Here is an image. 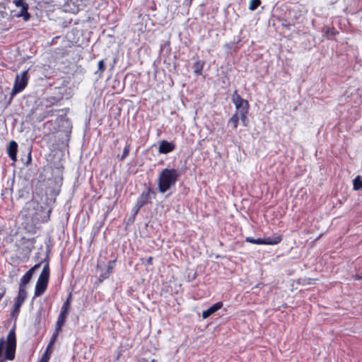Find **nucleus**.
Wrapping results in <instances>:
<instances>
[{
    "instance_id": "f8f14e48",
    "label": "nucleus",
    "mask_w": 362,
    "mask_h": 362,
    "mask_svg": "<svg viewBox=\"0 0 362 362\" xmlns=\"http://www.w3.org/2000/svg\"><path fill=\"white\" fill-rule=\"evenodd\" d=\"M223 305V303L222 301H219L211 305L210 308H209L207 310H204L202 312V316L204 319H206L209 317L210 315L218 311L219 309H221Z\"/></svg>"
},
{
    "instance_id": "0eeeda50",
    "label": "nucleus",
    "mask_w": 362,
    "mask_h": 362,
    "mask_svg": "<svg viewBox=\"0 0 362 362\" xmlns=\"http://www.w3.org/2000/svg\"><path fill=\"white\" fill-rule=\"evenodd\" d=\"M156 192L153 188L150 186L146 187V189L143 191L140 196L138 197L135 207L136 208V212L142 208L144 206L151 203L152 198H155Z\"/></svg>"
},
{
    "instance_id": "5701e85b",
    "label": "nucleus",
    "mask_w": 362,
    "mask_h": 362,
    "mask_svg": "<svg viewBox=\"0 0 362 362\" xmlns=\"http://www.w3.org/2000/svg\"><path fill=\"white\" fill-rule=\"evenodd\" d=\"M245 241L252 244L257 245H265L264 238H257L255 239L252 237H247Z\"/></svg>"
},
{
    "instance_id": "393cba45",
    "label": "nucleus",
    "mask_w": 362,
    "mask_h": 362,
    "mask_svg": "<svg viewBox=\"0 0 362 362\" xmlns=\"http://www.w3.org/2000/svg\"><path fill=\"white\" fill-rule=\"evenodd\" d=\"M261 4V0H250L249 4V10L255 11L256 10Z\"/></svg>"
},
{
    "instance_id": "4468645a",
    "label": "nucleus",
    "mask_w": 362,
    "mask_h": 362,
    "mask_svg": "<svg viewBox=\"0 0 362 362\" xmlns=\"http://www.w3.org/2000/svg\"><path fill=\"white\" fill-rule=\"evenodd\" d=\"M33 276L31 271H27L21 279L18 289L26 291V285L30 281Z\"/></svg>"
},
{
    "instance_id": "f704fd0d",
    "label": "nucleus",
    "mask_w": 362,
    "mask_h": 362,
    "mask_svg": "<svg viewBox=\"0 0 362 362\" xmlns=\"http://www.w3.org/2000/svg\"><path fill=\"white\" fill-rule=\"evenodd\" d=\"M153 258L152 256H150L148 259H147V262H146V264L147 265H153Z\"/></svg>"
},
{
    "instance_id": "4be33fe9",
    "label": "nucleus",
    "mask_w": 362,
    "mask_h": 362,
    "mask_svg": "<svg viewBox=\"0 0 362 362\" xmlns=\"http://www.w3.org/2000/svg\"><path fill=\"white\" fill-rule=\"evenodd\" d=\"M353 187L354 190L362 189V178L360 175L356 176L353 180Z\"/></svg>"
},
{
    "instance_id": "ea45409f",
    "label": "nucleus",
    "mask_w": 362,
    "mask_h": 362,
    "mask_svg": "<svg viewBox=\"0 0 362 362\" xmlns=\"http://www.w3.org/2000/svg\"><path fill=\"white\" fill-rule=\"evenodd\" d=\"M121 355H122L121 352H119V353L117 354V360H118V359L120 358Z\"/></svg>"
},
{
    "instance_id": "7c9ffc66",
    "label": "nucleus",
    "mask_w": 362,
    "mask_h": 362,
    "mask_svg": "<svg viewBox=\"0 0 362 362\" xmlns=\"http://www.w3.org/2000/svg\"><path fill=\"white\" fill-rule=\"evenodd\" d=\"M71 299H72V294H71V293H69V294L68 295L67 298L64 302L63 305L69 306V307H71Z\"/></svg>"
},
{
    "instance_id": "6e6552de",
    "label": "nucleus",
    "mask_w": 362,
    "mask_h": 362,
    "mask_svg": "<svg viewBox=\"0 0 362 362\" xmlns=\"http://www.w3.org/2000/svg\"><path fill=\"white\" fill-rule=\"evenodd\" d=\"M36 243L35 238H26L23 237L21 238L19 241V250L22 251L25 255H30L32 250L35 247V244Z\"/></svg>"
},
{
    "instance_id": "20e7f679",
    "label": "nucleus",
    "mask_w": 362,
    "mask_h": 362,
    "mask_svg": "<svg viewBox=\"0 0 362 362\" xmlns=\"http://www.w3.org/2000/svg\"><path fill=\"white\" fill-rule=\"evenodd\" d=\"M232 101L234 103L237 110H239L238 115L243 124L247 126V114L249 112L250 105L247 100L243 99L235 90L232 95Z\"/></svg>"
},
{
    "instance_id": "a211bd4d",
    "label": "nucleus",
    "mask_w": 362,
    "mask_h": 362,
    "mask_svg": "<svg viewBox=\"0 0 362 362\" xmlns=\"http://www.w3.org/2000/svg\"><path fill=\"white\" fill-rule=\"evenodd\" d=\"M239 120L240 118L238 115V112L236 111L228 119V125L230 124L232 126L233 129H236L238 126Z\"/></svg>"
},
{
    "instance_id": "f257e3e1",
    "label": "nucleus",
    "mask_w": 362,
    "mask_h": 362,
    "mask_svg": "<svg viewBox=\"0 0 362 362\" xmlns=\"http://www.w3.org/2000/svg\"><path fill=\"white\" fill-rule=\"evenodd\" d=\"M34 212L31 214L30 223H25L24 226L25 230L31 234L37 232V225L47 223L50 219L52 209L42 206L38 203L33 206Z\"/></svg>"
},
{
    "instance_id": "4c0bfd02",
    "label": "nucleus",
    "mask_w": 362,
    "mask_h": 362,
    "mask_svg": "<svg viewBox=\"0 0 362 362\" xmlns=\"http://www.w3.org/2000/svg\"><path fill=\"white\" fill-rule=\"evenodd\" d=\"M51 100H54V102H51V105H55L57 103V102L59 101V100H55L54 98H52Z\"/></svg>"
},
{
    "instance_id": "412c9836",
    "label": "nucleus",
    "mask_w": 362,
    "mask_h": 362,
    "mask_svg": "<svg viewBox=\"0 0 362 362\" xmlns=\"http://www.w3.org/2000/svg\"><path fill=\"white\" fill-rule=\"evenodd\" d=\"M28 5H25L21 8L19 16H23L25 21H28L30 18V14L28 11Z\"/></svg>"
},
{
    "instance_id": "e433bc0d",
    "label": "nucleus",
    "mask_w": 362,
    "mask_h": 362,
    "mask_svg": "<svg viewBox=\"0 0 362 362\" xmlns=\"http://www.w3.org/2000/svg\"><path fill=\"white\" fill-rule=\"evenodd\" d=\"M282 26H283L284 28H285L288 29V30H289V29H290V24H289V23H286H286H283V24H282Z\"/></svg>"
},
{
    "instance_id": "ddd939ff",
    "label": "nucleus",
    "mask_w": 362,
    "mask_h": 362,
    "mask_svg": "<svg viewBox=\"0 0 362 362\" xmlns=\"http://www.w3.org/2000/svg\"><path fill=\"white\" fill-rule=\"evenodd\" d=\"M322 32L323 35L327 40H333L334 37L339 34V32L334 27L325 26L323 27Z\"/></svg>"
},
{
    "instance_id": "dca6fc26",
    "label": "nucleus",
    "mask_w": 362,
    "mask_h": 362,
    "mask_svg": "<svg viewBox=\"0 0 362 362\" xmlns=\"http://www.w3.org/2000/svg\"><path fill=\"white\" fill-rule=\"evenodd\" d=\"M28 297L27 291L18 289V295L14 299V303L22 306Z\"/></svg>"
},
{
    "instance_id": "7ed1b4c3",
    "label": "nucleus",
    "mask_w": 362,
    "mask_h": 362,
    "mask_svg": "<svg viewBox=\"0 0 362 362\" xmlns=\"http://www.w3.org/2000/svg\"><path fill=\"white\" fill-rule=\"evenodd\" d=\"M180 173L175 168H164L158 177V189L160 193H165L174 186L178 180Z\"/></svg>"
},
{
    "instance_id": "72a5a7b5",
    "label": "nucleus",
    "mask_w": 362,
    "mask_h": 362,
    "mask_svg": "<svg viewBox=\"0 0 362 362\" xmlns=\"http://www.w3.org/2000/svg\"><path fill=\"white\" fill-rule=\"evenodd\" d=\"M54 112H55V111H54V110H50L47 111V112H46V115L44 116V117H52V116H54Z\"/></svg>"
},
{
    "instance_id": "39448f33",
    "label": "nucleus",
    "mask_w": 362,
    "mask_h": 362,
    "mask_svg": "<svg viewBox=\"0 0 362 362\" xmlns=\"http://www.w3.org/2000/svg\"><path fill=\"white\" fill-rule=\"evenodd\" d=\"M50 275V269L48 266V262L43 267L35 287V297L42 296L47 290Z\"/></svg>"
},
{
    "instance_id": "bb28decb",
    "label": "nucleus",
    "mask_w": 362,
    "mask_h": 362,
    "mask_svg": "<svg viewBox=\"0 0 362 362\" xmlns=\"http://www.w3.org/2000/svg\"><path fill=\"white\" fill-rule=\"evenodd\" d=\"M98 70L95 72V74H99V75L101 76L105 70V65L104 60L102 59V60L99 61L98 64Z\"/></svg>"
},
{
    "instance_id": "f3484780",
    "label": "nucleus",
    "mask_w": 362,
    "mask_h": 362,
    "mask_svg": "<svg viewBox=\"0 0 362 362\" xmlns=\"http://www.w3.org/2000/svg\"><path fill=\"white\" fill-rule=\"evenodd\" d=\"M282 239L283 236L281 235L268 237L267 238H264L265 245H277L282 240Z\"/></svg>"
},
{
    "instance_id": "9b49d317",
    "label": "nucleus",
    "mask_w": 362,
    "mask_h": 362,
    "mask_svg": "<svg viewBox=\"0 0 362 362\" xmlns=\"http://www.w3.org/2000/svg\"><path fill=\"white\" fill-rule=\"evenodd\" d=\"M18 144L15 141H11L7 147V153L13 161L17 160Z\"/></svg>"
},
{
    "instance_id": "b1692460",
    "label": "nucleus",
    "mask_w": 362,
    "mask_h": 362,
    "mask_svg": "<svg viewBox=\"0 0 362 362\" xmlns=\"http://www.w3.org/2000/svg\"><path fill=\"white\" fill-rule=\"evenodd\" d=\"M130 148H131V144L130 143H127L124 149H123V152H122V154L119 158V160H124L129 154V151H130Z\"/></svg>"
},
{
    "instance_id": "aec40b11",
    "label": "nucleus",
    "mask_w": 362,
    "mask_h": 362,
    "mask_svg": "<svg viewBox=\"0 0 362 362\" xmlns=\"http://www.w3.org/2000/svg\"><path fill=\"white\" fill-rule=\"evenodd\" d=\"M21 305L13 303L12 309L11 310V314H10L11 317L13 319L16 320L18 318L19 313L21 312Z\"/></svg>"
},
{
    "instance_id": "c9c22d12",
    "label": "nucleus",
    "mask_w": 362,
    "mask_h": 362,
    "mask_svg": "<svg viewBox=\"0 0 362 362\" xmlns=\"http://www.w3.org/2000/svg\"><path fill=\"white\" fill-rule=\"evenodd\" d=\"M46 358V356H41V358L37 362H49V360Z\"/></svg>"
},
{
    "instance_id": "a878e982",
    "label": "nucleus",
    "mask_w": 362,
    "mask_h": 362,
    "mask_svg": "<svg viewBox=\"0 0 362 362\" xmlns=\"http://www.w3.org/2000/svg\"><path fill=\"white\" fill-rule=\"evenodd\" d=\"M61 331V329H57V325L55 326V331L54 334H52L49 342L48 344L49 346H53L54 344L56 341L57 337L58 336L59 332Z\"/></svg>"
},
{
    "instance_id": "cd10ccee",
    "label": "nucleus",
    "mask_w": 362,
    "mask_h": 362,
    "mask_svg": "<svg viewBox=\"0 0 362 362\" xmlns=\"http://www.w3.org/2000/svg\"><path fill=\"white\" fill-rule=\"evenodd\" d=\"M52 351H53V346L47 345L46 347V349H45V352L43 353V354L42 355V356H46L47 357L46 358L49 360L51 355L52 354Z\"/></svg>"
},
{
    "instance_id": "79ce46f5",
    "label": "nucleus",
    "mask_w": 362,
    "mask_h": 362,
    "mask_svg": "<svg viewBox=\"0 0 362 362\" xmlns=\"http://www.w3.org/2000/svg\"><path fill=\"white\" fill-rule=\"evenodd\" d=\"M150 362H157V361L155 359H152Z\"/></svg>"
},
{
    "instance_id": "423d86ee",
    "label": "nucleus",
    "mask_w": 362,
    "mask_h": 362,
    "mask_svg": "<svg viewBox=\"0 0 362 362\" xmlns=\"http://www.w3.org/2000/svg\"><path fill=\"white\" fill-rule=\"evenodd\" d=\"M28 81L29 75L28 70L22 71L21 75L16 74L13 86L11 92V100L16 94L21 93L26 88Z\"/></svg>"
},
{
    "instance_id": "a19ab883",
    "label": "nucleus",
    "mask_w": 362,
    "mask_h": 362,
    "mask_svg": "<svg viewBox=\"0 0 362 362\" xmlns=\"http://www.w3.org/2000/svg\"><path fill=\"white\" fill-rule=\"evenodd\" d=\"M60 37L59 36H56L53 38V41H54L55 40L57 39H59Z\"/></svg>"
},
{
    "instance_id": "58836bf2",
    "label": "nucleus",
    "mask_w": 362,
    "mask_h": 362,
    "mask_svg": "<svg viewBox=\"0 0 362 362\" xmlns=\"http://www.w3.org/2000/svg\"><path fill=\"white\" fill-rule=\"evenodd\" d=\"M139 362H148V360L146 358H141Z\"/></svg>"
},
{
    "instance_id": "473e14b6",
    "label": "nucleus",
    "mask_w": 362,
    "mask_h": 362,
    "mask_svg": "<svg viewBox=\"0 0 362 362\" xmlns=\"http://www.w3.org/2000/svg\"><path fill=\"white\" fill-rule=\"evenodd\" d=\"M6 293V288H1L0 289V301L2 300V298H4V296H5Z\"/></svg>"
},
{
    "instance_id": "9d476101",
    "label": "nucleus",
    "mask_w": 362,
    "mask_h": 362,
    "mask_svg": "<svg viewBox=\"0 0 362 362\" xmlns=\"http://www.w3.org/2000/svg\"><path fill=\"white\" fill-rule=\"evenodd\" d=\"M175 148V145L173 143L163 140L159 144L158 151L160 153L167 154L174 151Z\"/></svg>"
},
{
    "instance_id": "1a4fd4ad",
    "label": "nucleus",
    "mask_w": 362,
    "mask_h": 362,
    "mask_svg": "<svg viewBox=\"0 0 362 362\" xmlns=\"http://www.w3.org/2000/svg\"><path fill=\"white\" fill-rule=\"evenodd\" d=\"M70 308L71 307L62 305L56 323V325H57V329H62V327L64 325L69 315Z\"/></svg>"
},
{
    "instance_id": "2eb2a0df",
    "label": "nucleus",
    "mask_w": 362,
    "mask_h": 362,
    "mask_svg": "<svg viewBox=\"0 0 362 362\" xmlns=\"http://www.w3.org/2000/svg\"><path fill=\"white\" fill-rule=\"evenodd\" d=\"M205 65V62L203 60L197 59L193 64L194 73L197 76L202 74V71Z\"/></svg>"
},
{
    "instance_id": "c85d7f7f",
    "label": "nucleus",
    "mask_w": 362,
    "mask_h": 362,
    "mask_svg": "<svg viewBox=\"0 0 362 362\" xmlns=\"http://www.w3.org/2000/svg\"><path fill=\"white\" fill-rule=\"evenodd\" d=\"M117 259H115L113 260H111V261H109L107 262V270L108 272H110V274H112L113 272V270H114V268H115V263L116 262Z\"/></svg>"
},
{
    "instance_id": "f03ea898",
    "label": "nucleus",
    "mask_w": 362,
    "mask_h": 362,
    "mask_svg": "<svg viewBox=\"0 0 362 362\" xmlns=\"http://www.w3.org/2000/svg\"><path fill=\"white\" fill-rule=\"evenodd\" d=\"M16 349V336L14 329L9 331L6 341L4 338L0 339V362L13 361L15 358Z\"/></svg>"
},
{
    "instance_id": "c756f323",
    "label": "nucleus",
    "mask_w": 362,
    "mask_h": 362,
    "mask_svg": "<svg viewBox=\"0 0 362 362\" xmlns=\"http://www.w3.org/2000/svg\"><path fill=\"white\" fill-rule=\"evenodd\" d=\"M110 274H111L110 272H108L107 271H105V272L100 274L99 279H98L99 281L100 282L103 281L105 279L109 278Z\"/></svg>"
},
{
    "instance_id": "2f4dec72",
    "label": "nucleus",
    "mask_w": 362,
    "mask_h": 362,
    "mask_svg": "<svg viewBox=\"0 0 362 362\" xmlns=\"http://www.w3.org/2000/svg\"><path fill=\"white\" fill-rule=\"evenodd\" d=\"M14 4L17 7L21 8H23L25 5H28V4L25 3L23 0H16L14 1Z\"/></svg>"
},
{
    "instance_id": "6ab92c4d",
    "label": "nucleus",
    "mask_w": 362,
    "mask_h": 362,
    "mask_svg": "<svg viewBox=\"0 0 362 362\" xmlns=\"http://www.w3.org/2000/svg\"><path fill=\"white\" fill-rule=\"evenodd\" d=\"M48 262V266L49 267V252H47L46 254L45 257L39 262L38 263L35 264L33 267H32L28 271H31L32 274H33L34 272L42 264L44 263V265L47 264Z\"/></svg>"
}]
</instances>
